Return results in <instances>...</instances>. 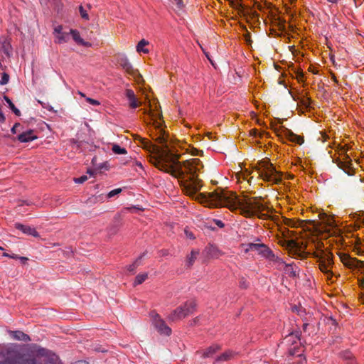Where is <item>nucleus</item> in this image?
Returning <instances> with one entry per match:
<instances>
[{
  "label": "nucleus",
  "mask_w": 364,
  "mask_h": 364,
  "mask_svg": "<svg viewBox=\"0 0 364 364\" xmlns=\"http://www.w3.org/2000/svg\"><path fill=\"white\" fill-rule=\"evenodd\" d=\"M156 128L159 132L154 139L164 147H159L148 139L139 137L142 147L149 153L154 154L149 156L150 163L159 170L180 178L181 186L186 194L194 197L203 186L202 181L198 177V173L203 168L202 162L198 159L179 161V156L172 154L168 148L165 131L160 124H158Z\"/></svg>",
  "instance_id": "obj_1"
},
{
  "label": "nucleus",
  "mask_w": 364,
  "mask_h": 364,
  "mask_svg": "<svg viewBox=\"0 0 364 364\" xmlns=\"http://www.w3.org/2000/svg\"><path fill=\"white\" fill-rule=\"evenodd\" d=\"M196 199L206 202L212 207L224 206L232 211L240 210V213L245 217L255 215L257 213L265 210V206L258 201L257 197L240 199L233 193L228 194L223 189L218 188L208 194L200 193Z\"/></svg>",
  "instance_id": "obj_2"
},
{
  "label": "nucleus",
  "mask_w": 364,
  "mask_h": 364,
  "mask_svg": "<svg viewBox=\"0 0 364 364\" xmlns=\"http://www.w3.org/2000/svg\"><path fill=\"white\" fill-rule=\"evenodd\" d=\"M313 257L317 258L319 262V269L327 275L328 279H330L333 275L331 268L333 265V255L327 250L324 252H314Z\"/></svg>",
  "instance_id": "obj_3"
},
{
  "label": "nucleus",
  "mask_w": 364,
  "mask_h": 364,
  "mask_svg": "<svg viewBox=\"0 0 364 364\" xmlns=\"http://www.w3.org/2000/svg\"><path fill=\"white\" fill-rule=\"evenodd\" d=\"M196 307L195 301H187L183 305L176 308L173 313L170 315V319L172 321L182 319L187 316L192 314Z\"/></svg>",
  "instance_id": "obj_4"
},
{
  "label": "nucleus",
  "mask_w": 364,
  "mask_h": 364,
  "mask_svg": "<svg viewBox=\"0 0 364 364\" xmlns=\"http://www.w3.org/2000/svg\"><path fill=\"white\" fill-rule=\"evenodd\" d=\"M117 62L129 75H132L138 83L144 82L142 75L138 70L134 69L124 54L117 56Z\"/></svg>",
  "instance_id": "obj_5"
},
{
  "label": "nucleus",
  "mask_w": 364,
  "mask_h": 364,
  "mask_svg": "<svg viewBox=\"0 0 364 364\" xmlns=\"http://www.w3.org/2000/svg\"><path fill=\"white\" fill-rule=\"evenodd\" d=\"M321 222L315 220H309V223L312 225V228L316 231L329 232L330 228L336 226L333 218L328 215L326 213L319 215Z\"/></svg>",
  "instance_id": "obj_6"
},
{
  "label": "nucleus",
  "mask_w": 364,
  "mask_h": 364,
  "mask_svg": "<svg viewBox=\"0 0 364 364\" xmlns=\"http://www.w3.org/2000/svg\"><path fill=\"white\" fill-rule=\"evenodd\" d=\"M264 170L260 172V176L266 181L279 183L282 181L281 173L273 166L272 164L263 162Z\"/></svg>",
  "instance_id": "obj_7"
},
{
  "label": "nucleus",
  "mask_w": 364,
  "mask_h": 364,
  "mask_svg": "<svg viewBox=\"0 0 364 364\" xmlns=\"http://www.w3.org/2000/svg\"><path fill=\"white\" fill-rule=\"evenodd\" d=\"M32 348L31 353L41 355V362H43V364H62L57 355L50 353L46 349L36 345Z\"/></svg>",
  "instance_id": "obj_8"
},
{
  "label": "nucleus",
  "mask_w": 364,
  "mask_h": 364,
  "mask_svg": "<svg viewBox=\"0 0 364 364\" xmlns=\"http://www.w3.org/2000/svg\"><path fill=\"white\" fill-rule=\"evenodd\" d=\"M4 364H19L22 353L18 350L16 346H9L3 350Z\"/></svg>",
  "instance_id": "obj_9"
},
{
  "label": "nucleus",
  "mask_w": 364,
  "mask_h": 364,
  "mask_svg": "<svg viewBox=\"0 0 364 364\" xmlns=\"http://www.w3.org/2000/svg\"><path fill=\"white\" fill-rule=\"evenodd\" d=\"M283 245L286 247L292 257L301 259L306 257L307 253L304 251H301V247L296 241L293 240L284 241Z\"/></svg>",
  "instance_id": "obj_10"
},
{
  "label": "nucleus",
  "mask_w": 364,
  "mask_h": 364,
  "mask_svg": "<svg viewBox=\"0 0 364 364\" xmlns=\"http://www.w3.org/2000/svg\"><path fill=\"white\" fill-rule=\"evenodd\" d=\"M341 260L345 266L349 268H357L360 270L364 269V261L352 258L348 255L341 256Z\"/></svg>",
  "instance_id": "obj_11"
},
{
  "label": "nucleus",
  "mask_w": 364,
  "mask_h": 364,
  "mask_svg": "<svg viewBox=\"0 0 364 364\" xmlns=\"http://www.w3.org/2000/svg\"><path fill=\"white\" fill-rule=\"evenodd\" d=\"M337 165L338 166L343 169L345 173H346L348 175L350 176L353 174V164L352 160L350 158V156L347 154H345L343 159H338L337 160Z\"/></svg>",
  "instance_id": "obj_12"
},
{
  "label": "nucleus",
  "mask_w": 364,
  "mask_h": 364,
  "mask_svg": "<svg viewBox=\"0 0 364 364\" xmlns=\"http://www.w3.org/2000/svg\"><path fill=\"white\" fill-rule=\"evenodd\" d=\"M155 327L161 334L169 336L171 333V328L161 319L155 321Z\"/></svg>",
  "instance_id": "obj_13"
},
{
  "label": "nucleus",
  "mask_w": 364,
  "mask_h": 364,
  "mask_svg": "<svg viewBox=\"0 0 364 364\" xmlns=\"http://www.w3.org/2000/svg\"><path fill=\"white\" fill-rule=\"evenodd\" d=\"M125 95L129 100V105L130 107L135 109L141 105V103L139 102H138V100L135 96V94L132 90H130V89L126 90Z\"/></svg>",
  "instance_id": "obj_14"
},
{
  "label": "nucleus",
  "mask_w": 364,
  "mask_h": 364,
  "mask_svg": "<svg viewBox=\"0 0 364 364\" xmlns=\"http://www.w3.org/2000/svg\"><path fill=\"white\" fill-rule=\"evenodd\" d=\"M37 356L38 358H35L29 355L22 353L19 364H41L43 363L41 362V356L38 355Z\"/></svg>",
  "instance_id": "obj_15"
},
{
  "label": "nucleus",
  "mask_w": 364,
  "mask_h": 364,
  "mask_svg": "<svg viewBox=\"0 0 364 364\" xmlns=\"http://www.w3.org/2000/svg\"><path fill=\"white\" fill-rule=\"evenodd\" d=\"M15 227L16 229L21 230L25 234L32 235L35 237H39L38 232L33 228L27 225H23L21 223H16Z\"/></svg>",
  "instance_id": "obj_16"
},
{
  "label": "nucleus",
  "mask_w": 364,
  "mask_h": 364,
  "mask_svg": "<svg viewBox=\"0 0 364 364\" xmlns=\"http://www.w3.org/2000/svg\"><path fill=\"white\" fill-rule=\"evenodd\" d=\"M17 139L19 141L26 143L37 139V136L34 134L33 131L30 129L18 134Z\"/></svg>",
  "instance_id": "obj_17"
},
{
  "label": "nucleus",
  "mask_w": 364,
  "mask_h": 364,
  "mask_svg": "<svg viewBox=\"0 0 364 364\" xmlns=\"http://www.w3.org/2000/svg\"><path fill=\"white\" fill-rule=\"evenodd\" d=\"M0 46L2 48V52L6 57L9 58L12 54V47L10 40L7 38H1Z\"/></svg>",
  "instance_id": "obj_18"
},
{
  "label": "nucleus",
  "mask_w": 364,
  "mask_h": 364,
  "mask_svg": "<svg viewBox=\"0 0 364 364\" xmlns=\"http://www.w3.org/2000/svg\"><path fill=\"white\" fill-rule=\"evenodd\" d=\"M267 250L269 252V253L267 252L264 248H261L260 250H259V253L262 255L266 258L272 261H274L278 264H284L283 260L281 258L277 257L268 247Z\"/></svg>",
  "instance_id": "obj_19"
},
{
  "label": "nucleus",
  "mask_w": 364,
  "mask_h": 364,
  "mask_svg": "<svg viewBox=\"0 0 364 364\" xmlns=\"http://www.w3.org/2000/svg\"><path fill=\"white\" fill-rule=\"evenodd\" d=\"M9 333L14 339L17 341L25 342L31 341L30 336L21 331H9Z\"/></svg>",
  "instance_id": "obj_20"
},
{
  "label": "nucleus",
  "mask_w": 364,
  "mask_h": 364,
  "mask_svg": "<svg viewBox=\"0 0 364 364\" xmlns=\"http://www.w3.org/2000/svg\"><path fill=\"white\" fill-rule=\"evenodd\" d=\"M285 136L289 141L298 144L299 145L302 144L304 141V139L302 136L296 135V134L293 133L291 130H289L287 129H286L285 131Z\"/></svg>",
  "instance_id": "obj_21"
},
{
  "label": "nucleus",
  "mask_w": 364,
  "mask_h": 364,
  "mask_svg": "<svg viewBox=\"0 0 364 364\" xmlns=\"http://www.w3.org/2000/svg\"><path fill=\"white\" fill-rule=\"evenodd\" d=\"M220 349V346L217 344H214L205 350H204L203 352L197 351L196 353L199 354L201 353V357L203 358H210L213 354H215L217 351H218Z\"/></svg>",
  "instance_id": "obj_22"
},
{
  "label": "nucleus",
  "mask_w": 364,
  "mask_h": 364,
  "mask_svg": "<svg viewBox=\"0 0 364 364\" xmlns=\"http://www.w3.org/2000/svg\"><path fill=\"white\" fill-rule=\"evenodd\" d=\"M207 255L211 258H218L223 255L220 250L214 245H210L205 249Z\"/></svg>",
  "instance_id": "obj_23"
},
{
  "label": "nucleus",
  "mask_w": 364,
  "mask_h": 364,
  "mask_svg": "<svg viewBox=\"0 0 364 364\" xmlns=\"http://www.w3.org/2000/svg\"><path fill=\"white\" fill-rule=\"evenodd\" d=\"M247 248L246 249V252L248 251H257L259 252V250H260L261 248H264L266 250L267 252H269L267 250V246L262 243H249L247 245Z\"/></svg>",
  "instance_id": "obj_24"
},
{
  "label": "nucleus",
  "mask_w": 364,
  "mask_h": 364,
  "mask_svg": "<svg viewBox=\"0 0 364 364\" xmlns=\"http://www.w3.org/2000/svg\"><path fill=\"white\" fill-rule=\"evenodd\" d=\"M70 34H71L73 40L78 44L85 46L86 43L80 37V33L77 30L70 29Z\"/></svg>",
  "instance_id": "obj_25"
},
{
  "label": "nucleus",
  "mask_w": 364,
  "mask_h": 364,
  "mask_svg": "<svg viewBox=\"0 0 364 364\" xmlns=\"http://www.w3.org/2000/svg\"><path fill=\"white\" fill-rule=\"evenodd\" d=\"M299 340V333L296 332L295 333H290L288 336H287L284 339V342L287 344L289 343H295L296 341Z\"/></svg>",
  "instance_id": "obj_26"
},
{
  "label": "nucleus",
  "mask_w": 364,
  "mask_h": 364,
  "mask_svg": "<svg viewBox=\"0 0 364 364\" xmlns=\"http://www.w3.org/2000/svg\"><path fill=\"white\" fill-rule=\"evenodd\" d=\"M233 356V353L232 351H226L223 353H222L220 356H218L214 364H215L216 363H218V362H223V361H227V360H229L230 358H232Z\"/></svg>",
  "instance_id": "obj_27"
},
{
  "label": "nucleus",
  "mask_w": 364,
  "mask_h": 364,
  "mask_svg": "<svg viewBox=\"0 0 364 364\" xmlns=\"http://www.w3.org/2000/svg\"><path fill=\"white\" fill-rule=\"evenodd\" d=\"M199 255L198 250H192L190 255L187 257V265L191 267L195 262L198 255Z\"/></svg>",
  "instance_id": "obj_28"
},
{
  "label": "nucleus",
  "mask_w": 364,
  "mask_h": 364,
  "mask_svg": "<svg viewBox=\"0 0 364 364\" xmlns=\"http://www.w3.org/2000/svg\"><path fill=\"white\" fill-rule=\"evenodd\" d=\"M324 322L326 326H329L330 331H335L337 328V322L332 317H326L324 318Z\"/></svg>",
  "instance_id": "obj_29"
},
{
  "label": "nucleus",
  "mask_w": 364,
  "mask_h": 364,
  "mask_svg": "<svg viewBox=\"0 0 364 364\" xmlns=\"http://www.w3.org/2000/svg\"><path fill=\"white\" fill-rule=\"evenodd\" d=\"M148 44H149V42L147 41H146L144 39L141 40L136 46V51L139 53L142 52L144 53H148L149 50L146 48H144V47L146 46H147Z\"/></svg>",
  "instance_id": "obj_30"
},
{
  "label": "nucleus",
  "mask_w": 364,
  "mask_h": 364,
  "mask_svg": "<svg viewBox=\"0 0 364 364\" xmlns=\"http://www.w3.org/2000/svg\"><path fill=\"white\" fill-rule=\"evenodd\" d=\"M4 98L5 101L6 102V103L8 104L9 107L14 112V114L17 116H20L21 115L20 110L16 107V106L12 102V101L10 100V98L7 96H4Z\"/></svg>",
  "instance_id": "obj_31"
},
{
  "label": "nucleus",
  "mask_w": 364,
  "mask_h": 364,
  "mask_svg": "<svg viewBox=\"0 0 364 364\" xmlns=\"http://www.w3.org/2000/svg\"><path fill=\"white\" fill-rule=\"evenodd\" d=\"M145 253H143L134 262L133 264H130L127 268L128 271L134 272L136 269V268L140 264V260L142 259Z\"/></svg>",
  "instance_id": "obj_32"
},
{
  "label": "nucleus",
  "mask_w": 364,
  "mask_h": 364,
  "mask_svg": "<svg viewBox=\"0 0 364 364\" xmlns=\"http://www.w3.org/2000/svg\"><path fill=\"white\" fill-rule=\"evenodd\" d=\"M112 150L116 154H126L127 153V151L125 148H122L118 144H114L112 146Z\"/></svg>",
  "instance_id": "obj_33"
},
{
  "label": "nucleus",
  "mask_w": 364,
  "mask_h": 364,
  "mask_svg": "<svg viewBox=\"0 0 364 364\" xmlns=\"http://www.w3.org/2000/svg\"><path fill=\"white\" fill-rule=\"evenodd\" d=\"M147 277V273L139 274L135 278L134 285L142 284Z\"/></svg>",
  "instance_id": "obj_34"
},
{
  "label": "nucleus",
  "mask_w": 364,
  "mask_h": 364,
  "mask_svg": "<svg viewBox=\"0 0 364 364\" xmlns=\"http://www.w3.org/2000/svg\"><path fill=\"white\" fill-rule=\"evenodd\" d=\"M57 42L58 43H65L68 41L69 33H62L60 35H56Z\"/></svg>",
  "instance_id": "obj_35"
},
{
  "label": "nucleus",
  "mask_w": 364,
  "mask_h": 364,
  "mask_svg": "<svg viewBox=\"0 0 364 364\" xmlns=\"http://www.w3.org/2000/svg\"><path fill=\"white\" fill-rule=\"evenodd\" d=\"M79 11H80L81 17L83 19L89 20V16H88L87 11L82 6H79Z\"/></svg>",
  "instance_id": "obj_36"
},
{
  "label": "nucleus",
  "mask_w": 364,
  "mask_h": 364,
  "mask_svg": "<svg viewBox=\"0 0 364 364\" xmlns=\"http://www.w3.org/2000/svg\"><path fill=\"white\" fill-rule=\"evenodd\" d=\"M240 1L241 0H229L231 6L236 9H240L242 7Z\"/></svg>",
  "instance_id": "obj_37"
},
{
  "label": "nucleus",
  "mask_w": 364,
  "mask_h": 364,
  "mask_svg": "<svg viewBox=\"0 0 364 364\" xmlns=\"http://www.w3.org/2000/svg\"><path fill=\"white\" fill-rule=\"evenodd\" d=\"M285 265V267H286V271L287 272H289V276L292 277H294L296 276V271H294L292 268V266L291 264H283Z\"/></svg>",
  "instance_id": "obj_38"
},
{
  "label": "nucleus",
  "mask_w": 364,
  "mask_h": 364,
  "mask_svg": "<svg viewBox=\"0 0 364 364\" xmlns=\"http://www.w3.org/2000/svg\"><path fill=\"white\" fill-rule=\"evenodd\" d=\"M315 249L316 251L314 252L327 251L326 249H324L323 243L321 242H316V244L315 245Z\"/></svg>",
  "instance_id": "obj_39"
},
{
  "label": "nucleus",
  "mask_w": 364,
  "mask_h": 364,
  "mask_svg": "<svg viewBox=\"0 0 364 364\" xmlns=\"http://www.w3.org/2000/svg\"><path fill=\"white\" fill-rule=\"evenodd\" d=\"M244 29L246 31V33L244 35L245 42L248 46H250L252 43V41L251 39V34L250 32L247 31L246 27H244Z\"/></svg>",
  "instance_id": "obj_40"
},
{
  "label": "nucleus",
  "mask_w": 364,
  "mask_h": 364,
  "mask_svg": "<svg viewBox=\"0 0 364 364\" xmlns=\"http://www.w3.org/2000/svg\"><path fill=\"white\" fill-rule=\"evenodd\" d=\"M9 75L6 73H2L1 79L0 80V85H3L7 84L9 82Z\"/></svg>",
  "instance_id": "obj_41"
},
{
  "label": "nucleus",
  "mask_w": 364,
  "mask_h": 364,
  "mask_svg": "<svg viewBox=\"0 0 364 364\" xmlns=\"http://www.w3.org/2000/svg\"><path fill=\"white\" fill-rule=\"evenodd\" d=\"M121 191H122V189H121V188L114 189V190L111 191L107 194V197H108V198L114 197V196H116V195H117L118 193H119Z\"/></svg>",
  "instance_id": "obj_42"
},
{
  "label": "nucleus",
  "mask_w": 364,
  "mask_h": 364,
  "mask_svg": "<svg viewBox=\"0 0 364 364\" xmlns=\"http://www.w3.org/2000/svg\"><path fill=\"white\" fill-rule=\"evenodd\" d=\"M87 180V176H80V177H79V178H75L74 179V181H75V182L76 183H84L85 181H86Z\"/></svg>",
  "instance_id": "obj_43"
},
{
  "label": "nucleus",
  "mask_w": 364,
  "mask_h": 364,
  "mask_svg": "<svg viewBox=\"0 0 364 364\" xmlns=\"http://www.w3.org/2000/svg\"><path fill=\"white\" fill-rule=\"evenodd\" d=\"M302 105L306 107H309L310 105L311 100L309 97H304L301 100Z\"/></svg>",
  "instance_id": "obj_44"
},
{
  "label": "nucleus",
  "mask_w": 364,
  "mask_h": 364,
  "mask_svg": "<svg viewBox=\"0 0 364 364\" xmlns=\"http://www.w3.org/2000/svg\"><path fill=\"white\" fill-rule=\"evenodd\" d=\"M240 287L241 288H243V289L247 288L248 284L247 283V281L244 278H242L240 279Z\"/></svg>",
  "instance_id": "obj_45"
},
{
  "label": "nucleus",
  "mask_w": 364,
  "mask_h": 364,
  "mask_svg": "<svg viewBox=\"0 0 364 364\" xmlns=\"http://www.w3.org/2000/svg\"><path fill=\"white\" fill-rule=\"evenodd\" d=\"M86 100H87V102H88L90 104H91L92 105H100V102L97 100L90 98V97H87L86 99Z\"/></svg>",
  "instance_id": "obj_46"
},
{
  "label": "nucleus",
  "mask_w": 364,
  "mask_h": 364,
  "mask_svg": "<svg viewBox=\"0 0 364 364\" xmlns=\"http://www.w3.org/2000/svg\"><path fill=\"white\" fill-rule=\"evenodd\" d=\"M203 151L202 150H198L197 149H193L192 151V154L194 156H201Z\"/></svg>",
  "instance_id": "obj_47"
},
{
  "label": "nucleus",
  "mask_w": 364,
  "mask_h": 364,
  "mask_svg": "<svg viewBox=\"0 0 364 364\" xmlns=\"http://www.w3.org/2000/svg\"><path fill=\"white\" fill-rule=\"evenodd\" d=\"M62 26H58L55 28L54 29V33H55V36L56 35H60V33H62Z\"/></svg>",
  "instance_id": "obj_48"
},
{
  "label": "nucleus",
  "mask_w": 364,
  "mask_h": 364,
  "mask_svg": "<svg viewBox=\"0 0 364 364\" xmlns=\"http://www.w3.org/2000/svg\"><path fill=\"white\" fill-rule=\"evenodd\" d=\"M343 355L345 359L348 360H349V359H351V358L353 357L351 353L348 352V351L344 352L343 353Z\"/></svg>",
  "instance_id": "obj_49"
},
{
  "label": "nucleus",
  "mask_w": 364,
  "mask_h": 364,
  "mask_svg": "<svg viewBox=\"0 0 364 364\" xmlns=\"http://www.w3.org/2000/svg\"><path fill=\"white\" fill-rule=\"evenodd\" d=\"M214 221H215V224H216L219 228H223V227H224V225H224V223H223L221 220H215Z\"/></svg>",
  "instance_id": "obj_50"
},
{
  "label": "nucleus",
  "mask_w": 364,
  "mask_h": 364,
  "mask_svg": "<svg viewBox=\"0 0 364 364\" xmlns=\"http://www.w3.org/2000/svg\"><path fill=\"white\" fill-rule=\"evenodd\" d=\"M20 127V124L19 123H16L14 127L11 128V132L13 134H16V129L17 127Z\"/></svg>",
  "instance_id": "obj_51"
},
{
  "label": "nucleus",
  "mask_w": 364,
  "mask_h": 364,
  "mask_svg": "<svg viewBox=\"0 0 364 364\" xmlns=\"http://www.w3.org/2000/svg\"><path fill=\"white\" fill-rule=\"evenodd\" d=\"M21 262L23 263V264H26V262L28 260V259L26 257H19L18 258Z\"/></svg>",
  "instance_id": "obj_52"
},
{
  "label": "nucleus",
  "mask_w": 364,
  "mask_h": 364,
  "mask_svg": "<svg viewBox=\"0 0 364 364\" xmlns=\"http://www.w3.org/2000/svg\"><path fill=\"white\" fill-rule=\"evenodd\" d=\"M289 353L291 355H293L296 353V351H295V348H290L289 350Z\"/></svg>",
  "instance_id": "obj_53"
},
{
  "label": "nucleus",
  "mask_w": 364,
  "mask_h": 364,
  "mask_svg": "<svg viewBox=\"0 0 364 364\" xmlns=\"http://www.w3.org/2000/svg\"><path fill=\"white\" fill-rule=\"evenodd\" d=\"M358 282H359L360 287H364V279H358Z\"/></svg>",
  "instance_id": "obj_54"
},
{
  "label": "nucleus",
  "mask_w": 364,
  "mask_h": 364,
  "mask_svg": "<svg viewBox=\"0 0 364 364\" xmlns=\"http://www.w3.org/2000/svg\"><path fill=\"white\" fill-rule=\"evenodd\" d=\"M104 168H107V166H106L105 164H100L97 168L99 169V170H101V169H102Z\"/></svg>",
  "instance_id": "obj_55"
},
{
  "label": "nucleus",
  "mask_w": 364,
  "mask_h": 364,
  "mask_svg": "<svg viewBox=\"0 0 364 364\" xmlns=\"http://www.w3.org/2000/svg\"><path fill=\"white\" fill-rule=\"evenodd\" d=\"M331 78L336 83H338V80L336 79V75L333 73H331Z\"/></svg>",
  "instance_id": "obj_56"
},
{
  "label": "nucleus",
  "mask_w": 364,
  "mask_h": 364,
  "mask_svg": "<svg viewBox=\"0 0 364 364\" xmlns=\"http://www.w3.org/2000/svg\"><path fill=\"white\" fill-rule=\"evenodd\" d=\"M255 6H257V8L259 10H260V11H261V10L262 9V4H261L257 3H257H255Z\"/></svg>",
  "instance_id": "obj_57"
},
{
  "label": "nucleus",
  "mask_w": 364,
  "mask_h": 364,
  "mask_svg": "<svg viewBox=\"0 0 364 364\" xmlns=\"http://www.w3.org/2000/svg\"><path fill=\"white\" fill-rule=\"evenodd\" d=\"M251 134H252L253 136H256L257 135V129H252V130H251Z\"/></svg>",
  "instance_id": "obj_58"
},
{
  "label": "nucleus",
  "mask_w": 364,
  "mask_h": 364,
  "mask_svg": "<svg viewBox=\"0 0 364 364\" xmlns=\"http://www.w3.org/2000/svg\"><path fill=\"white\" fill-rule=\"evenodd\" d=\"M309 324L305 323L303 324V330L304 331H306Z\"/></svg>",
  "instance_id": "obj_59"
},
{
  "label": "nucleus",
  "mask_w": 364,
  "mask_h": 364,
  "mask_svg": "<svg viewBox=\"0 0 364 364\" xmlns=\"http://www.w3.org/2000/svg\"><path fill=\"white\" fill-rule=\"evenodd\" d=\"M347 364H356V363L354 361L353 358H351V359H349V361L348 362Z\"/></svg>",
  "instance_id": "obj_60"
},
{
  "label": "nucleus",
  "mask_w": 364,
  "mask_h": 364,
  "mask_svg": "<svg viewBox=\"0 0 364 364\" xmlns=\"http://www.w3.org/2000/svg\"><path fill=\"white\" fill-rule=\"evenodd\" d=\"M5 120L4 116L0 113V122H3Z\"/></svg>",
  "instance_id": "obj_61"
},
{
  "label": "nucleus",
  "mask_w": 364,
  "mask_h": 364,
  "mask_svg": "<svg viewBox=\"0 0 364 364\" xmlns=\"http://www.w3.org/2000/svg\"><path fill=\"white\" fill-rule=\"evenodd\" d=\"M77 364H89V363L85 360H80L77 363Z\"/></svg>",
  "instance_id": "obj_62"
},
{
  "label": "nucleus",
  "mask_w": 364,
  "mask_h": 364,
  "mask_svg": "<svg viewBox=\"0 0 364 364\" xmlns=\"http://www.w3.org/2000/svg\"><path fill=\"white\" fill-rule=\"evenodd\" d=\"M9 257L13 258V259H18L19 256H18L16 255H10Z\"/></svg>",
  "instance_id": "obj_63"
},
{
  "label": "nucleus",
  "mask_w": 364,
  "mask_h": 364,
  "mask_svg": "<svg viewBox=\"0 0 364 364\" xmlns=\"http://www.w3.org/2000/svg\"><path fill=\"white\" fill-rule=\"evenodd\" d=\"M87 173H89L90 175L94 174V171L92 170H90V169L87 170Z\"/></svg>",
  "instance_id": "obj_64"
}]
</instances>
